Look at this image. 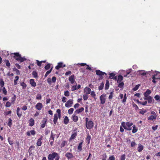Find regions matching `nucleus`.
Wrapping results in <instances>:
<instances>
[{"instance_id":"obj_1","label":"nucleus","mask_w":160,"mask_h":160,"mask_svg":"<svg viewBox=\"0 0 160 160\" xmlns=\"http://www.w3.org/2000/svg\"><path fill=\"white\" fill-rule=\"evenodd\" d=\"M11 54L13 55L12 57L16 60L19 61L20 62H22L26 60L25 57H22L21 55L18 52L12 53Z\"/></svg>"},{"instance_id":"obj_2","label":"nucleus","mask_w":160,"mask_h":160,"mask_svg":"<svg viewBox=\"0 0 160 160\" xmlns=\"http://www.w3.org/2000/svg\"><path fill=\"white\" fill-rule=\"evenodd\" d=\"M122 125L124 129L128 131H130L132 129V127H131L133 125V123L131 122H122Z\"/></svg>"},{"instance_id":"obj_3","label":"nucleus","mask_w":160,"mask_h":160,"mask_svg":"<svg viewBox=\"0 0 160 160\" xmlns=\"http://www.w3.org/2000/svg\"><path fill=\"white\" fill-rule=\"evenodd\" d=\"M85 126L88 129H90L92 128L94 126V123L91 120H89L88 118H86L85 119Z\"/></svg>"},{"instance_id":"obj_4","label":"nucleus","mask_w":160,"mask_h":160,"mask_svg":"<svg viewBox=\"0 0 160 160\" xmlns=\"http://www.w3.org/2000/svg\"><path fill=\"white\" fill-rule=\"evenodd\" d=\"M60 135V133L57 131L55 130H53L51 131L50 139H51L53 141H54V138H58Z\"/></svg>"},{"instance_id":"obj_5","label":"nucleus","mask_w":160,"mask_h":160,"mask_svg":"<svg viewBox=\"0 0 160 160\" xmlns=\"http://www.w3.org/2000/svg\"><path fill=\"white\" fill-rule=\"evenodd\" d=\"M59 155L56 152H52L51 153L48 154V160H54L55 158H56Z\"/></svg>"},{"instance_id":"obj_6","label":"nucleus","mask_w":160,"mask_h":160,"mask_svg":"<svg viewBox=\"0 0 160 160\" xmlns=\"http://www.w3.org/2000/svg\"><path fill=\"white\" fill-rule=\"evenodd\" d=\"M106 95L102 94L100 97V103L102 104H104L106 102Z\"/></svg>"},{"instance_id":"obj_7","label":"nucleus","mask_w":160,"mask_h":160,"mask_svg":"<svg viewBox=\"0 0 160 160\" xmlns=\"http://www.w3.org/2000/svg\"><path fill=\"white\" fill-rule=\"evenodd\" d=\"M42 104L41 102H38L35 106V108L39 111L41 110L43 108Z\"/></svg>"},{"instance_id":"obj_8","label":"nucleus","mask_w":160,"mask_h":160,"mask_svg":"<svg viewBox=\"0 0 160 160\" xmlns=\"http://www.w3.org/2000/svg\"><path fill=\"white\" fill-rule=\"evenodd\" d=\"M73 103L72 99H69L65 103V106L66 107L69 108L72 106Z\"/></svg>"},{"instance_id":"obj_9","label":"nucleus","mask_w":160,"mask_h":160,"mask_svg":"<svg viewBox=\"0 0 160 160\" xmlns=\"http://www.w3.org/2000/svg\"><path fill=\"white\" fill-rule=\"evenodd\" d=\"M43 138V137L42 135H41L39 138L38 139L36 144L38 146H40L42 144V140Z\"/></svg>"},{"instance_id":"obj_10","label":"nucleus","mask_w":160,"mask_h":160,"mask_svg":"<svg viewBox=\"0 0 160 160\" xmlns=\"http://www.w3.org/2000/svg\"><path fill=\"white\" fill-rule=\"evenodd\" d=\"M77 128H75V129L73 130L74 132L72 134L70 138V140H72L74 139L76 137V136H77Z\"/></svg>"},{"instance_id":"obj_11","label":"nucleus","mask_w":160,"mask_h":160,"mask_svg":"<svg viewBox=\"0 0 160 160\" xmlns=\"http://www.w3.org/2000/svg\"><path fill=\"white\" fill-rule=\"evenodd\" d=\"M95 72L96 74L98 76H102L104 75H106V76L107 75V74L106 73L102 72L100 70H96Z\"/></svg>"},{"instance_id":"obj_12","label":"nucleus","mask_w":160,"mask_h":160,"mask_svg":"<svg viewBox=\"0 0 160 160\" xmlns=\"http://www.w3.org/2000/svg\"><path fill=\"white\" fill-rule=\"evenodd\" d=\"M144 99L148 100V101L149 103H153L154 100L150 96H149L147 97L144 98Z\"/></svg>"},{"instance_id":"obj_13","label":"nucleus","mask_w":160,"mask_h":160,"mask_svg":"<svg viewBox=\"0 0 160 160\" xmlns=\"http://www.w3.org/2000/svg\"><path fill=\"white\" fill-rule=\"evenodd\" d=\"M115 75L116 74L113 72L110 73L109 74V78L117 80V76H115Z\"/></svg>"},{"instance_id":"obj_14","label":"nucleus","mask_w":160,"mask_h":160,"mask_svg":"<svg viewBox=\"0 0 160 160\" xmlns=\"http://www.w3.org/2000/svg\"><path fill=\"white\" fill-rule=\"evenodd\" d=\"M65 67V65H63L62 62H59L58 63V65L55 67V68L57 70H58L60 68H63Z\"/></svg>"},{"instance_id":"obj_15","label":"nucleus","mask_w":160,"mask_h":160,"mask_svg":"<svg viewBox=\"0 0 160 160\" xmlns=\"http://www.w3.org/2000/svg\"><path fill=\"white\" fill-rule=\"evenodd\" d=\"M47 121V119L46 118H43L42 121V123L40 125V126L42 128H44L45 127Z\"/></svg>"},{"instance_id":"obj_16","label":"nucleus","mask_w":160,"mask_h":160,"mask_svg":"<svg viewBox=\"0 0 160 160\" xmlns=\"http://www.w3.org/2000/svg\"><path fill=\"white\" fill-rule=\"evenodd\" d=\"M36 132L34 130H32L30 131H28L27 132V135L28 136H30L31 134L32 135H34L36 134Z\"/></svg>"},{"instance_id":"obj_17","label":"nucleus","mask_w":160,"mask_h":160,"mask_svg":"<svg viewBox=\"0 0 160 160\" xmlns=\"http://www.w3.org/2000/svg\"><path fill=\"white\" fill-rule=\"evenodd\" d=\"M68 80L72 84H73L75 82V76L73 74L69 78Z\"/></svg>"},{"instance_id":"obj_18","label":"nucleus","mask_w":160,"mask_h":160,"mask_svg":"<svg viewBox=\"0 0 160 160\" xmlns=\"http://www.w3.org/2000/svg\"><path fill=\"white\" fill-rule=\"evenodd\" d=\"M65 156L67 158L68 160L74 157V156L72 153L68 152H67L65 154Z\"/></svg>"},{"instance_id":"obj_19","label":"nucleus","mask_w":160,"mask_h":160,"mask_svg":"<svg viewBox=\"0 0 160 160\" xmlns=\"http://www.w3.org/2000/svg\"><path fill=\"white\" fill-rule=\"evenodd\" d=\"M17 114L18 117L20 118L22 116V112L20 111V108L18 107L17 109Z\"/></svg>"},{"instance_id":"obj_20","label":"nucleus","mask_w":160,"mask_h":160,"mask_svg":"<svg viewBox=\"0 0 160 160\" xmlns=\"http://www.w3.org/2000/svg\"><path fill=\"white\" fill-rule=\"evenodd\" d=\"M83 141L81 142H80L78 146L77 151L78 152H80L82 150V144L83 143Z\"/></svg>"},{"instance_id":"obj_21","label":"nucleus","mask_w":160,"mask_h":160,"mask_svg":"<svg viewBox=\"0 0 160 160\" xmlns=\"http://www.w3.org/2000/svg\"><path fill=\"white\" fill-rule=\"evenodd\" d=\"M30 83L32 87H35L36 86V83L33 79H30Z\"/></svg>"},{"instance_id":"obj_22","label":"nucleus","mask_w":160,"mask_h":160,"mask_svg":"<svg viewBox=\"0 0 160 160\" xmlns=\"http://www.w3.org/2000/svg\"><path fill=\"white\" fill-rule=\"evenodd\" d=\"M84 92L86 94L88 95L90 93L91 89L88 87H86L84 89Z\"/></svg>"},{"instance_id":"obj_23","label":"nucleus","mask_w":160,"mask_h":160,"mask_svg":"<svg viewBox=\"0 0 160 160\" xmlns=\"http://www.w3.org/2000/svg\"><path fill=\"white\" fill-rule=\"evenodd\" d=\"M151 92L150 90L149 89H147L146 92L144 93V98L149 96V95L151 93Z\"/></svg>"},{"instance_id":"obj_24","label":"nucleus","mask_w":160,"mask_h":160,"mask_svg":"<svg viewBox=\"0 0 160 160\" xmlns=\"http://www.w3.org/2000/svg\"><path fill=\"white\" fill-rule=\"evenodd\" d=\"M84 110V108L83 107H82L80 108H79L78 109H77L75 111V114H79V113H81Z\"/></svg>"},{"instance_id":"obj_25","label":"nucleus","mask_w":160,"mask_h":160,"mask_svg":"<svg viewBox=\"0 0 160 160\" xmlns=\"http://www.w3.org/2000/svg\"><path fill=\"white\" fill-rule=\"evenodd\" d=\"M143 146L140 144H138V150L139 152H141L143 149Z\"/></svg>"},{"instance_id":"obj_26","label":"nucleus","mask_w":160,"mask_h":160,"mask_svg":"<svg viewBox=\"0 0 160 160\" xmlns=\"http://www.w3.org/2000/svg\"><path fill=\"white\" fill-rule=\"evenodd\" d=\"M29 125L30 126L32 127L34 125V119L33 118H31L29 120Z\"/></svg>"},{"instance_id":"obj_27","label":"nucleus","mask_w":160,"mask_h":160,"mask_svg":"<svg viewBox=\"0 0 160 160\" xmlns=\"http://www.w3.org/2000/svg\"><path fill=\"white\" fill-rule=\"evenodd\" d=\"M69 121V120L68 117L67 116H65L63 120L64 123L66 125H67Z\"/></svg>"},{"instance_id":"obj_28","label":"nucleus","mask_w":160,"mask_h":160,"mask_svg":"<svg viewBox=\"0 0 160 160\" xmlns=\"http://www.w3.org/2000/svg\"><path fill=\"white\" fill-rule=\"evenodd\" d=\"M72 118L73 121L74 122H77L78 120V118L77 116L73 115L72 117Z\"/></svg>"},{"instance_id":"obj_29","label":"nucleus","mask_w":160,"mask_h":160,"mask_svg":"<svg viewBox=\"0 0 160 160\" xmlns=\"http://www.w3.org/2000/svg\"><path fill=\"white\" fill-rule=\"evenodd\" d=\"M157 117V115H151L148 117V119L150 120H155L156 119Z\"/></svg>"},{"instance_id":"obj_30","label":"nucleus","mask_w":160,"mask_h":160,"mask_svg":"<svg viewBox=\"0 0 160 160\" xmlns=\"http://www.w3.org/2000/svg\"><path fill=\"white\" fill-rule=\"evenodd\" d=\"M35 148V147L34 146H33L32 145L31 146L29 147V149H28V152L29 153V154L30 155H31L32 153V149H34Z\"/></svg>"},{"instance_id":"obj_31","label":"nucleus","mask_w":160,"mask_h":160,"mask_svg":"<svg viewBox=\"0 0 160 160\" xmlns=\"http://www.w3.org/2000/svg\"><path fill=\"white\" fill-rule=\"evenodd\" d=\"M132 127L133 128V129L132 131V132L133 133H134L137 132L138 130V128L136 127L135 125H133Z\"/></svg>"},{"instance_id":"obj_32","label":"nucleus","mask_w":160,"mask_h":160,"mask_svg":"<svg viewBox=\"0 0 160 160\" xmlns=\"http://www.w3.org/2000/svg\"><path fill=\"white\" fill-rule=\"evenodd\" d=\"M68 144V142L65 141H62L60 144L61 147L62 148L64 147L66 145Z\"/></svg>"},{"instance_id":"obj_33","label":"nucleus","mask_w":160,"mask_h":160,"mask_svg":"<svg viewBox=\"0 0 160 160\" xmlns=\"http://www.w3.org/2000/svg\"><path fill=\"white\" fill-rule=\"evenodd\" d=\"M123 79V77L121 75H119L118 77V79L117 80V82L119 83Z\"/></svg>"},{"instance_id":"obj_34","label":"nucleus","mask_w":160,"mask_h":160,"mask_svg":"<svg viewBox=\"0 0 160 160\" xmlns=\"http://www.w3.org/2000/svg\"><path fill=\"white\" fill-rule=\"evenodd\" d=\"M58 119V114H55L54 115V117L53 118V122L55 124L57 122V121Z\"/></svg>"},{"instance_id":"obj_35","label":"nucleus","mask_w":160,"mask_h":160,"mask_svg":"<svg viewBox=\"0 0 160 160\" xmlns=\"http://www.w3.org/2000/svg\"><path fill=\"white\" fill-rule=\"evenodd\" d=\"M8 125L11 128L12 125V120L11 118H9L8 120Z\"/></svg>"},{"instance_id":"obj_36","label":"nucleus","mask_w":160,"mask_h":160,"mask_svg":"<svg viewBox=\"0 0 160 160\" xmlns=\"http://www.w3.org/2000/svg\"><path fill=\"white\" fill-rule=\"evenodd\" d=\"M145 72L144 71H140V72H139V74L142 76H145V75H146V74H148V73L149 72Z\"/></svg>"},{"instance_id":"obj_37","label":"nucleus","mask_w":160,"mask_h":160,"mask_svg":"<svg viewBox=\"0 0 160 160\" xmlns=\"http://www.w3.org/2000/svg\"><path fill=\"white\" fill-rule=\"evenodd\" d=\"M91 138V136L90 135L89 133H88V134L87 135V137L86 138V140L87 141L88 143V144H89L90 143Z\"/></svg>"},{"instance_id":"obj_38","label":"nucleus","mask_w":160,"mask_h":160,"mask_svg":"<svg viewBox=\"0 0 160 160\" xmlns=\"http://www.w3.org/2000/svg\"><path fill=\"white\" fill-rule=\"evenodd\" d=\"M4 62H5L6 66L8 68H10V63L9 62V61L8 60L5 59L4 60Z\"/></svg>"},{"instance_id":"obj_39","label":"nucleus","mask_w":160,"mask_h":160,"mask_svg":"<svg viewBox=\"0 0 160 160\" xmlns=\"http://www.w3.org/2000/svg\"><path fill=\"white\" fill-rule=\"evenodd\" d=\"M57 112L58 113V118L60 119L61 117V110L58 109L57 110Z\"/></svg>"},{"instance_id":"obj_40","label":"nucleus","mask_w":160,"mask_h":160,"mask_svg":"<svg viewBox=\"0 0 160 160\" xmlns=\"http://www.w3.org/2000/svg\"><path fill=\"white\" fill-rule=\"evenodd\" d=\"M109 84L108 81L107 80L106 81V83L105 84V89L106 90H108V89L109 88Z\"/></svg>"},{"instance_id":"obj_41","label":"nucleus","mask_w":160,"mask_h":160,"mask_svg":"<svg viewBox=\"0 0 160 160\" xmlns=\"http://www.w3.org/2000/svg\"><path fill=\"white\" fill-rule=\"evenodd\" d=\"M4 82L2 79L0 78V85L1 87H3L4 85Z\"/></svg>"},{"instance_id":"obj_42","label":"nucleus","mask_w":160,"mask_h":160,"mask_svg":"<svg viewBox=\"0 0 160 160\" xmlns=\"http://www.w3.org/2000/svg\"><path fill=\"white\" fill-rule=\"evenodd\" d=\"M13 70L14 71L16 72V73L17 75H19L20 74L19 71L16 68H13Z\"/></svg>"},{"instance_id":"obj_43","label":"nucleus","mask_w":160,"mask_h":160,"mask_svg":"<svg viewBox=\"0 0 160 160\" xmlns=\"http://www.w3.org/2000/svg\"><path fill=\"white\" fill-rule=\"evenodd\" d=\"M157 75V74H154L152 76V82L154 83H156V82L155 80H156V76Z\"/></svg>"},{"instance_id":"obj_44","label":"nucleus","mask_w":160,"mask_h":160,"mask_svg":"<svg viewBox=\"0 0 160 160\" xmlns=\"http://www.w3.org/2000/svg\"><path fill=\"white\" fill-rule=\"evenodd\" d=\"M119 84L118 85V87H119L120 88H122L124 86V83L123 82H121L119 83Z\"/></svg>"},{"instance_id":"obj_45","label":"nucleus","mask_w":160,"mask_h":160,"mask_svg":"<svg viewBox=\"0 0 160 160\" xmlns=\"http://www.w3.org/2000/svg\"><path fill=\"white\" fill-rule=\"evenodd\" d=\"M32 74L34 78H36L38 77L37 73L35 71H33L32 73Z\"/></svg>"},{"instance_id":"obj_46","label":"nucleus","mask_w":160,"mask_h":160,"mask_svg":"<svg viewBox=\"0 0 160 160\" xmlns=\"http://www.w3.org/2000/svg\"><path fill=\"white\" fill-rule=\"evenodd\" d=\"M77 84L76 83V84L74 86H72L71 87V90L72 91H73L75 90H77Z\"/></svg>"},{"instance_id":"obj_47","label":"nucleus","mask_w":160,"mask_h":160,"mask_svg":"<svg viewBox=\"0 0 160 160\" xmlns=\"http://www.w3.org/2000/svg\"><path fill=\"white\" fill-rule=\"evenodd\" d=\"M8 141L10 145H12L13 144V141L12 140L10 137H8Z\"/></svg>"},{"instance_id":"obj_48","label":"nucleus","mask_w":160,"mask_h":160,"mask_svg":"<svg viewBox=\"0 0 160 160\" xmlns=\"http://www.w3.org/2000/svg\"><path fill=\"white\" fill-rule=\"evenodd\" d=\"M42 98V96L40 94H38L36 96V99L37 100H41Z\"/></svg>"},{"instance_id":"obj_49","label":"nucleus","mask_w":160,"mask_h":160,"mask_svg":"<svg viewBox=\"0 0 160 160\" xmlns=\"http://www.w3.org/2000/svg\"><path fill=\"white\" fill-rule=\"evenodd\" d=\"M104 87V83L102 82L100 86L98 87V89L99 90H102L103 88Z\"/></svg>"},{"instance_id":"obj_50","label":"nucleus","mask_w":160,"mask_h":160,"mask_svg":"<svg viewBox=\"0 0 160 160\" xmlns=\"http://www.w3.org/2000/svg\"><path fill=\"white\" fill-rule=\"evenodd\" d=\"M83 98L84 100L85 101L88 99V94H85L83 95Z\"/></svg>"},{"instance_id":"obj_51","label":"nucleus","mask_w":160,"mask_h":160,"mask_svg":"<svg viewBox=\"0 0 160 160\" xmlns=\"http://www.w3.org/2000/svg\"><path fill=\"white\" fill-rule=\"evenodd\" d=\"M20 85L22 87V88L23 89L27 87V84L24 82H22Z\"/></svg>"},{"instance_id":"obj_52","label":"nucleus","mask_w":160,"mask_h":160,"mask_svg":"<svg viewBox=\"0 0 160 160\" xmlns=\"http://www.w3.org/2000/svg\"><path fill=\"white\" fill-rule=\"evenodd\" d=\"M2 91L3 93L5 95H6L7 94V91L5 87H3L2 88Z\"/></svg>"},{"instance_id":"obj_53","label":"nucleus","mask_w":160,"mask_h":160,"mask_svg":"<svg viewBox=\"0 0 160 160\" xmlns=\"http://www.w3.org/2000/svg\"><path fill=\"white\" fill-rule=\"evenodd\" d=\"M90 93L91 95L95 99L96 94L94 91H92Z\"/></svg>"},{"instance_id":"obj_54","label":"nucleus","mask_w":160,"mask_h":160,"mask_svg":"<svg viewBox=\"0 0 160 160\" xmlns=\"http://www.w3.org/2000/svg\"><path fill=\"white\" fill-rule=\"evenodd\" d=\"M74 109L73 108H70L68 110V113L69 114H71L72 113Z\"/></svg>"},{"instance_id":"obj_55","label":"nucleus","mask_w":160,"mask_h":160,"mask_svg":"<svg viewBox=\"0 0 160 160\" xmlns=\"http://www.w3.org/2000/svg\"><path fill=\"white\" fill-rule=\"evenodd\" d=\"M50 68V64L48 63L44 67L45 69L46 70H48Z\"/></svg>"},{"instance_id":"obj_56","label":"nucleus","mask_w":160,"mask_h":160,"mask_svg":"<svg viewBox=\"0 0 160 160\" xmlns=\"http://www.w3.org/2000/svg\"><path fill=\"white\" fill-rule=\"evenodd\" d=\"M140 86V85L139 84H138V85H136L132 89V90L134 91H136V90H137L138 88H139V86Z\"/></svg>"},{"instance_id":"obj_57","label":"nucleus","mask_w":160,"mask_h":160,"mask_svg":"<svg viewBox=\"0 0 160 160\" xmlns=\"http://www.w3.org/2000/svg\"><path fill=\"white\" fill-rule=\"evenodd\" d=\"M113 91L110 92V95L108 97V98L109 99H112L113 97Z\"/></svg>"},{"instance_id":"obj_58","label":"nucleus","mask_w":160,"mask_h":160,"mask_svg":"<svg viewBox=\"0 0 160 160\" xmlns=\"http://www.w3.org/2000/svg\"><path fill=\"white\" fill-rule=\"evenodd\" d=\"M126 99H127L126 94V93H125L124 96L122 100V102L123 103L125 102H126Z\"/></svg>"},{"instance_id":"obj_59","label":"nucleus","mask_w":160,"mask_h":160,"mask_svg":"<svg viewBox=\"0 0 160 160\" xmlns=\"http://www.w3.org/2000/svg\"><path fill=\"white\" fill-rule=\"evenodd\" d=\"M64 95L66 97H68L69 96V93L68 91L67 90L64 92Z\"/></svg>"},{"instance_id":"obj_60","label":"nucleus","mask_w":160,"mask_h":160,"mask_svg":"<svg viewBox=\"0 0 160 160\" xmlns=\"http://www.w3.org/2000/svg\"><path fill=\"white\" fill-rule=\"evenodd\" d=\"M11 105V103L9 102L8 101L6 102L5 106L6 107L9 108L10 107Z\"/></svg>"},{"instance_id":"obj_61","label":"nucleus","mask_w":160,"mask_h":160,"mask_svg":"<svg viewBox=\"0 0 160 160\" xmlns=\"http://www.w3.org/2000/svg\"><path fill=\"white\" fill-rule=\"evenodd\" d=\"M147 112V111L146 110H141L139 112V113L142 115H144Z\"/></svg>"},{"instance_id":"obj_62","label":"nucleus","mask_w":160,"mask_h":160,"mask_svg":"<svg viewBox=\"0 0 160 160\" xmlns=\"http://www.w3.org/2000/svg\"><path fill=\"white\" fill-rule=\"evenodd\" d=\"M154 98L157 100H160V97L159 95H156L154 97Z\"/></svg>"},{"instance_id":"obj_63","label":"nucleus","mask_w":160,"mask_h":160,"mask_svg":"<svg viewBox=\"0 0 160 160\" xmlns=\"http://www.w3.org/2000/svg\"><path fill=\"white\" fill-rule=\"evenodd\" d=\"M125 155L123 154L121 155L120 158V160H125Z\"/></svg>"},{"instance_id":"obj_64","label":"nucleus","mask_w":160,"mask_h":160,"mask_svg":"<svg viewBox=\"0 0 160 160\" xmlns=\"http://www.w3.org/2000/svg\"><path fill=\"white\" fill-rule=\"evenodd\" d=\"M109 160H115V157L113 155L110 156L109 158Z\"/></svg>"}]
</instances>
